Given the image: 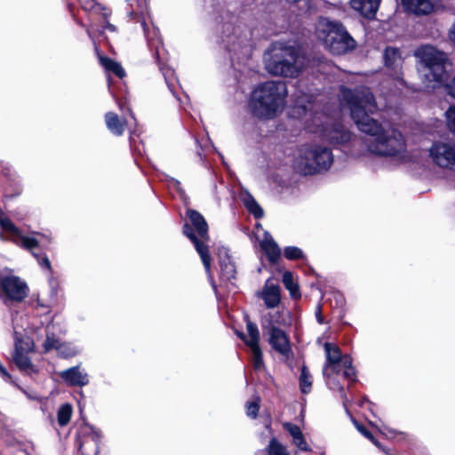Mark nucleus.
<instances>
[{
	"label": "nucleus",
	"mask_w": 455,
	"mask_h": 455,
	"mask_svg": "<svg viewBox=\"0 0 455 455\" xmlns=\"http://www.w3.org/2000/svg\"><path fill=\"white\" fill-rule=\"evenodd\" d=\"M339 97L341 106L349 109L358 129L369 135L365 145L371 154L392 157L399 162L407 160V146L403 134L394 128L385 129L369 116L378 109L369 88L361 87L355 91L341 88Z\"/></svg>",
	"instance_id": "1"
},
{
	"label": "nucleus",
	"mask_w": 455,
	"mask_h": 455,
	"mask_svg": "<svg viewBox=\"0 0 455 455\" xmlns=\"http://www.w3.org/2000/svg\"><path fill=\"white\" fill-rule=\"evenodd\" d=\"M287 95L288 89L284 82L268 80L260 83L251 92L250 111L259 119H274L283 111Z\"/></svg>",
	"instance_id": "2"
},
{
	"label": "nucleus",
	"mask_w": 455,
	"mask_h": 455,
	"mask_svg": "<svg viewBox=\"0 0 455 455\" xmlns=\"http://www.w3.org/2000/svg\"><path fill=\"white\" fill-rule=\"evenodd\" d=\"M266 71L273 76L296 78L305 68L304 58L292 44L283 42H273L263 54Z\"/></svg>",
	"instance_id": "3"
},
{
	"label": "nucleus",
	"mask_w": 455,
	"mask_h": 455,
	"mask_svg": "<svg viewBox=\"0 0 455 455\" xmlns=\"http://www.w3.org/2000/svg\"><path fill=\"white\" fill-rule=\"evenodd\" d=\"M306 99L299 98L292 107L290 115L295 118L305 119L307 129L318 133L331 144H344L350 140L351 132L339 123L334 122L330 116L323 113H311L305 104Z\"/></svg>",
	"instance_id": "4"
},
{
	"label": "nucleus",
	"mask_w": 455,
	"mask_h": 455,
	"mask_svg": "<svg viewBox=\"0 0 455 455\" xmlns=\"http://www.w3.org/2000/svg\"><path fill=\"white\" fill-rule=\"evenodd\" d=\"M414 57L427 88L435 89L443 85L446 79V54L430 44H424L414 51Z\"/></svg>",
	"instance_id": "5"
},
{
	"label": "nucleus",
	"mask_w": 455,
	"mask_h": 455,
	"mask_svg": "<svg viewBox=\"0 0 455 455\" xmlns=\"http://www.w3.org/2000/svg\"><path fill=\"white\" fill-rule=\"evenodd\" d=\"M332 163L333 156L329 148L305 144L294 151L291 166L301 175H313L328 170Z\"/></svg>",
	"instance_id": "6"
},
{
	"label": "nucleus",
	"mask_w": 455,
	"mask_h": 455,
	"mask_svg": "<svg viewBox=\"0 0 455 455\" xmlns=\"http://www.w3.org/2000/svg\"><path fill=\"white\" fill-rule=\"evenodd\" d=\"M324 350L326 361L323 367V375L330 388L340 391L346 406L347 397L342 387L336 381L335 376L342 372V375L347 380L354 381L355 379V370L352 365V358L347 355H342L339 348L331 343L324 344Z\"/></svg>",
	"instance_id": "7"
},
{
	"label": "nucleus",
	"mask_w": 455,
	"mask_h": 455,
	"mask_svg": "<svg viewBox=\"0 0 455 455\" xmlns=\"http://www.w3.org/2000/svg\"><path fill=\"white\" fill-rule=\"evenodd\" d=\"M317 38L332 54L341 55L352 51L356 42L344 26L328 18H320L316 24Z\"/></svg>",
	"instance_id": "8"
},
{
	"label": "nucleus",
	"mask_w": 455,
	"mask_h": 455,
	"mask_svg": "<svg viewBox=\"0 0 455 455\" xmlns=\"http://www.w3.org/2000/svg\"><path fill=\"white\" fill-rule=\"evenodd\" d=\"M187 214L200 239L196 236L192 228L188 224L184 226V234L194 243L196 251L200 255L204 267L211 278V256L209 254L208 246L205 244V242L209 240L208 225L203 215L198 212L189 209Z\"/></svg>",
	"instance_id": "9"
},
{
	"label": "nucleus",
	"mask_w": 455,
	"mask_h": 455,
	"mask_svg": "<svg viewBox=\"0 0 455 455\" xmlns=\"http://www.w3.org/2000/svg\"><path fill=\"white\" fill-rule=\"evenodd\" d=\"M0 228L2 232L0 233V239L3 241H12L15 244L25 248L27 250L32 251L36 248L42 240H45L47 243L52 242L51 234H43L37 233V235L41 238V240L23 235L20 230L13 224V222L4 215V213L0 209Z\"/></svg>",
	"instance_id": "10"
},
{
	"label": "nucleus",
	"mask_w": 455,
	"mask_h": 455,
	"mask_svg": "<svg viewBox=\"0 0 455 455\" xmlns=\"http://www.w3.org/2000/svg\"><path fill=\"white\" fill-rule=\"evenodd\" d=\"M29 288L25 280L13 274L0 275V299L8 305L20 303L28 295Z\"/></svg>",
	"instance_id": "11"
},
{
	"label": "nucleus",
	"mask_w": 455,
	"mask_h": 455,
	"mask_svg": "<svg viewBox=\"0 0 455 455\" xmlns=\"http://www.w3.org/2000/svg\"><path fill=\"white\" fill-rule=\"evenodd\" d=\"M428 156L435 165L455 172V140L435 141L428 148Z\"/></svg>",
	"instance_id": "12"
},
{
	"label": "nucleus",
	"mask_w": 455,
	"mask_h": 455,
	"mask_svg": "<svg viewBox=\"0 0 455 455\" xmlns=\"http://www.w3.org/2000/svg\"><path fill=\"white\" fill-rule=\"evenodd\" d=\"M247 335L239 332L238 336L245 342L251 353L252 365L255 370L259 371L264 368L262 352L259 347V331L255 323L250 320L246 321Z\"/></svg>",
	"instance_id": "13"
},
{
	"label": "nucleus",
	"mask_w": 455,
	"mask_h": 455,
	"mask_svg": "<svg viewBox=\"0 0 455 455\" xmlns=\"http://www.w3.org/2000/svg\"><path fill=\"white\" fill-rule=\"evenodd\" d=\"M263 329L267 331L268 342L272 348L284 357L289 358L291 355V348L287 334L272 323L268 326L263 325Z\"/></svg>",
	"instance_id": "14"
},
{
	"label": "nucleus",
	"mask_w": 455,
	"mask_h": 455,
	"mask_svg": "<svg viewBox=\"0 0 455 455\" xmlns=\"http://www.w3.org/2000/svg\"><path fill=\"white\" fill-rule=\"evenodd\" d=\"M25 347L17 341L16 351L13 353V361L19 370L26 374H32L37 371L36 366L31 363V360L27 354L34 347L33 340L27 339Z\"/></svg>",
	"instance_id": "15"
},
{
	"label": "nucleus",
	"mask_w": 455,
	"mask_h": 455,
	"mask_svg": "<svg viewBox=\"0 0 455 455\" xmlns=\"http://www.w3.org/2000/svg\"><path fill=\"white\" fill-rule=\"evenodd\" d=\"M258 232L256 234L257 239L259 242L261 250L265 252L267 259L275 263L281 256V250L277 243L275 242L271 235L263 230L259 224L256 225Z\"/></svg>",
	"instance_id": "16"
},
{
	"label": "nucleus",
	"mask_w": 455,
	"mask_h": 455,
	"mask_svg": "<svg viewBox=\"0 0 455 455\" xmlns=\"http://www.w3.org/2000/svg\"><path fill=\"white\" fill-rule=\"evenodd\" d=\"M224 42L230 52H236L247 45L249 41L247 33H243L240 28H231L228 25L224 30Z\"/></svg>",
	"instance_id": "17"
},
{
	"label": "nucleus",
	"mask_w": 455,
	"mask_h": 455,
	"mask_svg": "<svg viewBox=\"0 0 455 455\" xmlns=\"http://www.w3.org/2000/svg\"><path fill=\"white\" fill-rule=\"evenodd\" d=\"M385 65L394 71V79L400 84H403L402 77L403 58L399 49L388 46L384 52Z\"/></svg>",
	"instance_id": "18"
},
{
	"label": "nucleus",
	"mask_w": 455,
	"mask_h": 455,
	"mask_svg": "<svg viewBox=\"0 0 455 455\" xmlns=\"http://www.w3.org/2000/svg\"><path fill=\"white\" fill-rule=\"evenodd\" d=\"M58 375L68 386L84 387L89 383V376L87 372L80 367V365H76L61 371Z\"/></svg>",
	"instance_id": "19"
},
{
	"label": "nucleus",
	"mask_w": 455,
	"mask_h": 455,
	"mask_svg": "<svg viewBox=\"0 0 455 455\" xmlns=\"http://www.w3.org/2000/svg\"><path fill=\"white\" fill-rule=\"evenodd\" d=\"M259 297L264 300L267 307H276L281 301L280 286L275 283L271 279H267L259 292Z\"/></svg>",
	"instance_id": "20"
},
{
	"label": "nucleus",
	"mask_w": 455,
	"mask_h": 455,
	"mask_svg": "<svg viewBox=\"0 0 455 455\" xmlns=\"http://www.w3.org/2000/svg\"><path fill=\"white\" fill-rule=\"evenodd\" d=\"M381 0H350V6L365 18L371 19L377 13Z\"/></svg>",
	"instance_id": "21"
},
{
	"label": "nucleus",
	"mask_w": 455,
	"mask_h": 455,
	"mask_svg": "<svg viewBox=\"0 0 455 455\" xmlns=\"http://www.w3.org/2000/svg\"><path fill=\"white\" fill-rule=\"evenodd\" d=\"M407 12L416 15L429 14L434 10V4L430 0H401Z\"/></svg>",
	"instance_id": "22"
},
{
	"label": "nucleus",
	"mask_w": 455,
	"mask_h": 455,
	"mask_svg": "<svg viewBox=\"0 0 455 455\" xmlns=\"http://www.w3.org/2000/svg\"><path fill=\"white\" fill-rule=\"evenodd\" d=\"M218 254L220 258L221 278L225 280L235 278V267L228 256V249L225 247L220 248Z\"/></svg>",
	"instance_id": "23"
},
{
	"label": "nucleus",
	"mask_w": 455,
	"mask_h": 455,
	"mask_svg": "<svg viewBox=\"0 0 455 455\" xmlns=\"http://www.w3.org/2000/svg\"><path fill=\"white\" fill-rule=\"evenodd\" d=\"M283 428L291 435L293 444L300 451H308L311 450L302 431L298 426L292 423H284Z\"/></svg>",
	"instance_id": "24"
},
{
	"label": "nucleus",
	"mask_w": 455,
	"mask_h": 455,
	"mask_svg": "<svg viewBox=\"0 0 455 455\" xmlns=\"http://www.w3.org/2000/svg\"><path fill=\"white\" fill-rule=\"evenodd\" d=\"M105 121L108 129L116 136L122 135L124 132L125 126L130 124L128 120H121L114 112H108L105 115Z\"/></svg>",
	"instance_id": "25"
},
{
	"label": "nucleus",
	"mask_w": 455,
	"mask_h": 455,
	"mask_svg": "<svg viewBox=\"0 0 455 455\" xmlns=\"http://www.w3.org/2000/svg\"><path fill=\"white\" fill-rule=\"evenodd\" d=\"M53 329V325H48L46 327V339L43 344L45 352H49L53 349L57 350V347L61 343L60 338L54 334Z\"/></svg>",
	"instance_id": "26"
},
{
	"label": "nucleus",
	"mask_w": 455,
	"mask_h": 455,
	"mask_svg": "<svg viewBox=\"0 0 455 455\" xmlns=\"http://www.w3.org/2000/svg\"><path fill=\"white\" fill-rule=\"evenodd\" d=\"M100 64L108 71L113 72L118 77L122 78L125 76V72L121 65L109 58L100 57Z\"/></svg>",
	"instance_id": "27"
},
{
	"label": "nucleus",
	"mask_w": 455,
	"mask_h": 455,
	"mask_svg": "<svg viewBox=\"0 0 455 455\" xmlns=\"http://www.w3.org/2000/svg\"><path fill=\"white\" fill-rule=\"evenodd\" d=\"M79 434L84 436H89L92 438V440L96 444L95 454L98 455V453H99L98 446H99V443L100 442V439H101L100 432L92 426L84 425L80 428Z\"/></svg>",
	"instance_id": "28"
},
{
	"label": "nucleus",
	"mask_w": 455,
	"mask_h": 455,
	"mask_svg": "<svg viewBox=\"0 0 455 455\" xmlns=\"http://www.w3.org/2000/svg\"><path fill=\"white\" fill-rule=\"evenodd\" d=\"M243 202L247 210L253 214L255 218L259 219L263 216V210L251 195H244Z\"/></svg>",
	"instance_id": "29"
},
{
	"label": "nucleus",
	"mask_w": 455,
	"mask_h": 455,
	"mask_svg": "<svg viewBox=\"0 0 455 455\" xmlns=\"http://www.w3.org/2000/svg\"><path fill=\"white\" fill-rule=\"evenodd\" d=\"M283 283L285 288L289 291L292 298L299 297V291L297 283L294 281L292 274L286 271L283 275Z\"/></svg>",
	"instance_id": "30"
},
{
	"label": "nucleus",
	"mask_w": 455,
	"mask_h": 455,
	"mask_svg": "<svg viewBox=\"0 0 455 455\" xmlns=\"http://www.w3.org/2000/svg\"><path fill=\"white\" fill-rule=\"evenodd\" d=\"M56 351L61 357L68 358L76 355L80 352V348L74 344L61 342Z\"/></svg>",
	"instance_id": "31"
},
{
	"label": "nucleus",
	"mask_w": 455,
	"mask_h": 455,
	"mask_svg": "<svg viewBox=\"0 0 455 455\" xmlns=\"http://www.w3.org/2000/svg\"><path fill=\"white\" fill-rule=\"evenodd\" d=\"M312 387V376L308 371L307 366L301 367V372L299 376V388L302 393L307 394L310 392Z\"/></svg>",
	"instance_id": "32"
},
{
	"label": "nucleus",
	"mask_w": 455,
	"mask_h": 455,
	"mask_svg": "<svg viewBox=\"0 0 455 455\" xmlns=\"http://www.w3.org/2000/svg\"><path fill=\"white\" fill-rule=\"evenodd\" d=\"M73 409L69 403H64L59 408L57 412V419L60 427H64L68 424Z\"/></svg>",
	"instance_id": "33"
},
{
	"label": "nucleus",
	"mask_w": 455,
	"mask_h": 455,
	"mask_svg": "<svg viewBox=\"0 0 455 455\" xmlns=\"http://www.w3.org/2000/svg\"><path fill=\"white\" fill-rule=\"evenodd\" d=\"M267 455H290L285 446L276 438H272L267 447Z\"/></svg>",
	"instance_id": "34"
},
{
	"label": "nucleus",
	"mask_w": 455,
	"mask_h": 455,
	"mask_svg": "<svg viewBox=\"0 0 455 455\" xmlns=\"http://www.w3.org/2000/svg\"><path fill=\"white\" fill-rule=\"evenodd\" d=\"M142 27L149 44L157 49L158 46L156 44L161 43L159 30L156 28H153L152 31H150L145 22L142 23Z\"/></svg>",
	"instance_id": "35"
},
{
	"label": "nucleus",
	"mask_w": 455,
	"mask_h": 455,
	"mask_svg": "<svg viewBox=\"0 0 455 455\" xmlns=\"http://www.w3.org/2000/svg\"><path fill=\"white\" fill-rule=\"evenodd\" d=\"M283 254L286 259L291 260L302 259L304 257L302 250L296 246L285 247Z\"/></svg>",
	"instance_id": "36"
},
{
	"label": "nucleus",
	"mask_w": 455,
	"mask_h": 455,
	"mask_svg": "<svg viewBox=\"0 0 455 455\" xmlns=\"http://www.w3.org/2000/svg\"><path fill=\"white\" fill-rule=\"evenodd\" d=\"M259 399L256 398L253 401L248 402L246 404V414L248 417L255 419L259 411Z\"/></svg>",
	"instance_id": "37"
},
{
	"label": "nucleus",
	"mask_w": 455,
	"mask_h": 455,
	"mask_svg": "<svg viewBox=\"0 0 455 455\" xmlns=\"http://www.w3.org/2000/svg\"><path fill=\"white\" fill-rule=\"evenodd\" d=\"M13 336H14V351H16V344H17V341H19L22 347H25V342L27 339L28 340H32L31 338L24 335L23 333H21L16 326H13Z\"/></svg>",
	"instance_id": "38"
},
{
	"label": "nucleus",
	"mask_w": 455,
	"mask_h": 455,
	"mask_svg": "<svg viewBox=\"0 0 455 455\" xmlns=\"http://www.w3.org/2000/svg\"><path fill=\"white\" fill-rule=\"evenodd\" d=\"M445 115L449 128L455 133V106L450 107Z\"/></svg>",
	"instance_id": "39"
},
{
	"label": "nucleus",
	"mask_w": 455,
	"mask_h": 455,
	"mask_svg": "<svg viewBox=\"0 0 455 455\" xmlns=\"http://www.w3.org/2000/svg\"><path fill=\"white\" fill-rule=\"evenodd\" d=\"M353 423L355 425V427H356V429L363 435L365 436L366 438H368L369 440H371V442H373L374 443H376L375 440H374V437L373 435H371V433L367 430L363 425L359 424L356 420L353 419Z\"/></svg>",
	"instance_id": "40"
},
{
	"label": "nucleus",
	"mask_w": 455,
	"mask_h": 455,
	"mask_svg": "<svg viewBox=\"0 0 455 455\" xmlns=\"http://www.w3.org/2000/svg\"><path fill=\"white\" fill-rule=\"evenodd\" d=\"M84 9H95V11H104L102 13L104 18H107L108 16V13L106 12V10L102 8L100 5L97 4L94 0H89L85 5L84 6Z\"/></svg>",
	"instance_id": "41"
},
{
	"label": "nucleus",
	"mask_w": 455,
	"mask_h": 455,
	"mask_svg": "<svg viewBox=\"0 0 455 455\" xmlns=\"http://www.w3.org/2000/svg\"><path fill=\"white\" fill-rule=\"evenodd\" d=\"M33 255L37 259L38 264L41 267H46V268L50 269L51 263H50L49 259L46 256L39 257L38 255H36L34 252H33Z\"/></svg>",
	"instance_id": "42"
},
{
	"label": "nucleus",
	"mask_w": 455,
	"mask_h": 455,
	"mask_svg": "<svg viewBox=\"0 0 455 455\" xmlns=\"http://www.w3.org/2000/svg\"><path fill=\"white\" fill-rule=\"evenodd\" d=\"M443 84L445 85L447 92L455 98V76L450 82L443 83Z\"/></svg>",
	"instance_id": "43"
},
{
	"label": "nucleus",
	"mask_w": 455,
	"mask_h": 455,
	"mask_svg": "<svg viewBox=\"0 0 455 455\" xmlns=\"http://www.w3.org/2000/svg\"><path fill=\"white\" fill-rule=\"evenodd\" d=\"M169 182L172 188H174L176 190H178L180 194H183V190L181 188L180 182L178 180H176L174 178H170Z\"/></svg>",
	"instance_id": "44"
},
{
	"label": "nucleus",
	"mask_w": 455,
	"mask_h": 455,
	"mask_svg": "<svg viewBox=\"0 0 455 455\" xmlns=\"http://www.w3.org/2000/svg\"><path fill=\"white\" fill-rule=\"evenodd\" d=\"M0 375L5 379L9 380L11 379L10 374L6 371V369L0 363Z\"/></svg>",
	"instance_id": "45"
},
{
	"label": "nucleus",
	"mask_w": 455,
	"mask_h": 455,
	"mask_svg": "<svg viewBox=\"0 0 455 455\" xmlns=\"http://www.w3.org/2000/svg\"><path fill=\"white\" fill-rule=\"evenodd\" d=\"M449 37H450L451 41L455 45V22L452 24V26L449 31Z\"/></svg>",
	"instance_id": "46"
},
{
	"label": "nucleus",
	"mask_w": 455,
	"mask_h": 455,
	"mask_svg": "<svg viewBox=\"0 0 455 455\" xmlns=\"http://www.w3.org/2000/svg\"><path fill=\"white\" fill-rule=\"evenodd\" d=\"M105 29H108L111 32H114L116 30V27L108 22H107L106 26L104 27Z\"/></svg>",
	"instance_id": "47"
},
{
	"label": "nucleus",
	"mask_w": 455,
	"mask_h": 455,
	"mask_svg": "<svg viewBox=\"0 0 455 455\" xmlns=\"http://www.w3.org/2000/svg\"><path fill=\"white\" fill-rule=\"evenodd\" d=\"M4 425V416L0 413V429L3 427Z\"/></svg>",
	"instance_id": "48"
},
{
	"label": "nucleus",
	"mask_w": 455,
	"mask_h": 455,
	"mask_svg": "<svg viewBox=\"0 0 455 455\" xmlns=\"http://www.w3.org/2000/svg\"><path fill=\"white\" fill-rule=\"evenodd\" d=\"M82 448H83V443H79V450L81 451V450H82Z\"/></svg>",
	"instance_id": "49"
},
{
	"label": "nucleus",
	"mask_w": 455,
	"mask_h": 455,
	"mask_svg": "<svg viewBox=\"0 0 455 455\" xmlns=\"http://www.w3.org/2000/svg\"><path fill=\"white\" fill-rule=\"evenodd\" d=\"M87 34L89 36H91V33H90L89 29H87Z\"/></svg>",
	"instance_id": "50"
}]
</instances>
